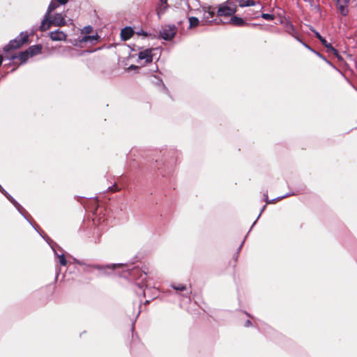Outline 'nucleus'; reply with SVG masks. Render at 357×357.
<instances>
[{"mask_svg":"<svg viewBox=\"0 0 357 357\" xmlns=\"http://www.w3.org/2000/svg\"><path fill=\"white\" fill-rule=\"evenodd\" d=\"M138 59L144 61V63H151L153 61V54L151 49H146L139 52Z\"/></svg>","mask_w":357,"mask_h":357,"instance_id":"1a4fd4ad","label":"nucleus"},{"mask_svg":"<svg viewBox=\"0 0 357 357\" xmlns=\"http://www.w3.org/2000/svg\"><path fill=\"white\" fill-rule=\"evenodd\" d=\"M199 12H202V22L203 24H206L212 22V19L214 17L215 13L211 10L210 8H202V10Z\"/></svg>","mask_w":357,"mask_h":357,"instance_id":"6e6552de","label":"nucleus"},{"mask_svg":"<svg viewBox=\"0 0 357 357\" xmlns=\"http://www.w3.org/2000/svg\"><path fill=\"white\" fill-rule=\"evenodd\" d=\"M2 61H3V58L1 56H0V66L1 65L2 63Z\"/></svg>","mask_w":357,"mask_h":357,"instance_id":"72a5a7b5","label":"nucleus"},{"mask_svg":"<svg viewBox=\"0 0 357 357\" xmlns=\"http://www.w3.org/2000/svg\"><path fill=\"white\" fill-rule=\"evenodd\" d=\"M92 27L91 26H86L82 29V33L89 34L91 32Z\"/></svg>","mask_w":357,"mask_h":357,"instance_id":"4be33fe9","label":"nucleus"},{"mask_svg":"<svg viewBox=\"0 0 357 357\" xmlns=\"http://www.w3.org/2000/svg\"><path fill=\"white\" fill-rule=\"evenodd\" d=\"M57 7L58 5L56 2L54 0H52L39 27V29L41 31H45L49 29L52 26H63L66 24V15L62 13L51 15V13Z\"/></svg>","mask_w":357,"mask_h":357,"instance_id":"f257e3e1","label":"nucleus"},{"mask_svg":"<svg viewBox=\"0 0 357 357\" xmlns=\"http://www.w3.org/2000/svg\"><path fill=\"white\" fill-rule=\"evenodd\" d=\"M138 35H142V36H149V33L146 31H141L139 32H137V33Z\"/></svg>","mask_w":357,"mask_h":357,"instance_id":"bb28decb","label":"nucleus"},{"mask_svg":"<svg viewBox=\"0 0 357 357\" xmlns=\"http://www.w3.org/2000/svg\"><path fill=\"white\" fill-rule=\"evenodd\" d=\"M265 207H266V206H263V208H262V209H261V212H260V213H259V215L258 218L261 215V213L263 212V211L264 210Z\"/></svg>","mask_w":357,"mask_h":357,"instance_id":"7c9ffc66","label":"nucleus"},{"mask_svg":"<svg viewBox=\"0 0 357 357\" xmlns=\"http://www.w3.org/2000/svg\"><path fill=\"white\" fill-rule=\"evenodd\" d=\"M316 37L321 41V43L326 47L327 52L335 55L339 60L342 59L337 50H335L331 43H328L324 38H323L319 32L315 31Z\"/></svg>","mask_w":357,"mask_h":357,"instance_id":"20e7f679","label":"nucleus"},{"mask_svg":"<svg viewBox=\"0 0 357 357\" xmlns=\"http://www.w3.org/2000/svg\"><path fill=\"white\" fill-rule=\"evenodd\" d=\"M172 288L176 291H185L186 290V287L183 284H173Z\"/></svg>","mask_w":357,"mask_h":357,"instance_id":"412c9836","label":"nucleus"},{"mask_svg":"<svg viewBox=\"0 0 357 357\" xmlns=\"http://www.w3.org/2000/svg\"><path fill=\"white\" fill-rule=\"evenodd\" d=\"M256 5H259L260 8H262L261 6L260 5L259 2H257V1H252V0H247V1H245V4H244V7L245 6H256Z\"/></svg>","mask_w":357,"mask_h":357,"instance_id":"6ab92c4d","label":"nucleus"},{"mask_svg":"<svg viewBox=\"0 0 357 357\" xmlns=\"http://www.w3.org/2000/svg\"><path fill=\"white\" fill-rule=\"evenodd\" d=\"M336 4H337V8L339 12L340 13V14L342 15L346 16L348 15V13H349V10L347 8L348 4H345V3H342L340 0H336Z\"/></svg>","mask_w":357,"mask_h":357,"instance_id":"ddd939ff","label":"nucleus"},{"mask_svg":"<svg viewBox=\"0 0 357 357\" xmlns=\"http://www.w3.org/2000/svg\"><path fill=\"white\" fill-rule=\"evenodd\" d=\"M189 23H190V27L194 28L198 26L199 24V20L196 17H189Z\"/></svg>","mask_w":357,"mask_h":357,"instance_id":"f3484780","label":"nucleus"},{"mask_svg":"<svg viewBox=\"0 0 357 357\" xmlns=\"http://www.w3.org/2000/svg\"><path fill=\"white\" fill-rule=\"evenodd\" d=\"M41 50L42 47L39 45L31 46L27 49L28 53L30 54L31 57L40 54Z\"/></svg>","mask_w":357,"mask_h":357,"instance_id":"4468645a","label":"nucleus"},{"mask_svg":"<svg viewBox=\"0 0 357 357\" xmlns=\"http://www.w3.org/2000/svg\"><path fill=\"white\" fill-rule=\"evenodd\" d=\"M251 325V322L250 320H248L246 322H245V326H249Z\"/></svg>","mask_w":357,"mask_h":357,"instance_id":"c756f323","label":"nucleus"},{"mask_svg":"<svg viewBox=\"0 0 357 357\" xmlns=\"http://www.w3.org/2000/svg\"><path fill=\"white\" fill-rule=\"evenodd\" d=\"M29 36L27 33L22 32L16 38L10 40V43L4 47L3 51L8 52L10 50L20 47L23 44L27 42Z\"/></svg>","mask_w":357,"mask_h":357,"instance_id":"7ed1b4c3","label":"nucleus"},{"mask_svg":"<svg viewBox=\"0 0 357 357\" xmlns=\"http://www.w3.org/2000/svg\"><path fill=\"white\" fill-rule=\"evenodd\" d=\"M151 82L155 85H162L164 86L162 79L160 77H158L156 75H152L151 77Z\"/></svg>","mask_w":357,"mask_h":357,"instance_id":"a211bd4d","label":"nucleus"},{"mask_svg":"<svg viewBox=\"0 0 357 357\" xmlns=\"http://www.w3.org/2000/svg\"><path fill=\"white\" fill-rule=\"evenodd\" d=\"M98 38L99 37L98 35L84 36L82 38H79L78 39L75 40L73 44L75 46H80L81 44L87 43L95 44L98 41Z\"/></svg>","mask_w":357,"mask_h":357,"instance_id":"423d86ee","label":"nucleus"},{"mask_svg":"<svg viewBox=\"0 0 357 357\" xmlns=\"http://www.w3.org/2000/svg\"><path fill=\"white\" fill-rule=\"evenodd\" d=\"M134 34L133 29L130 26L123 28L121 31V37L122 40L126 41L130 39Z\"/></svg>","mask_w":357,"mask_h":357,"instance_id":"9b49d317","label":"nucleus"},{"mask_svg":"<svg viewBox=\"0 0 357 357\" xmlns=\"http://www.w3.org/2000/svg\"><path fill=\"white\" fill-rule=\"evenodd\" d=\"M160 1L162 4L165 5V7L167 6V0H160Z\"/></svg>","mask_w":357,"mask_h":357,"instance_id":"cd10ccee","label":"nucleus"},{"mask_svg":"<svg viewBox=\"0 0 357 357\" xmlns=\"http://www.w3.org/2000/svg\"><path fill=\"white\" fill-rule=\"evenodd\" d=\"M56 3L59 6V4L63 5L66 4L68 0H54Z\"/></svg>","mask_w":357,"mask_h":357,"instance_id":"a878e982","label":"nucleus"},{"mask_svg":"<svg viewBox=\"0 0 357 357\" xmlns=\"http://www.w3.org/2000/svg\"><path fill=\"white\" fill-rule=\"evenodd\" d=\"M142 294H143L144 295L145 294V291H144V290H143V291H142Z\"/></svg>","mask_w":357,"mask_h":357,"instance_id":"f704fd0d","label":"nucleus"},{"mask_svg":"<svg viewBox=\"0 0 357 357\" xmlns=\"http://www.w3.org/2000/svg\"><path fill=\"white\" fill-rule=\"evenodd\" d=\"M55 254L57 256V257L59 259V263L61 264V265L66 266L67 264V261H66L64 255L63 254H61V255H58L56 253H55Z\"/></svg>","mask_w":357,"mask_h":357,"instance_id":"aec40b11","label":"nucleus"},{"mask_svg":"<svg viewBox=\"0 0 357 357\" xmlns=\"http://www.w3.org/2000/svg\"><path fill=\"white\" fill-rule=\"evenodd\" d=\"M0 191L3 193L6 197L14 204V206L16 207V208L22 213V211H24V208L22 206L17 203L10 195L8 194V192L1 187L0 185Z\"/></svg>","mask_w":357,"mask_h":357,"instance_id":"f8f14e48","label":"nucleus"},{"mask_svg":"<svg viewBox=\"0 0 357 357\" xmlns=\"http://www.w3.org/2000/svg\"><path fill=\"white\" fill-rule=\"evenodd\" d=\"M236 5L238 4L240 7H244V4L245 1V0H234Z\"/></svg>","mask_w":357,"mask_h":357,"instance_id":"393cba45","label":"nucleus"},{"mask_svg":"<svg viewBox=\"0 0 357 357\" xmlns=\"http://www.w3.org/2000/svg\"><path fill=\"white\" fill-rule=\"evenodd\" d=\"M49 36L53 41H63L67 38V35L59 29L50 32Z\"/></svg>","mask_w":357,"mask_h":357,"instance_id":"9d476101","label":"nucleus"},{"mask_svg":"<svg viewBox=\"0 0 357 357\" xmlns=\"http://www.w3.org/2000/svg\"><path fill=\"white\" fill-rule=\"evenodd\" d=\"M175 34L176 30L174 26L165 27L160 31V36L165 40H172Z\"/></svg>","mask_w":357,"mask_h":357,"instance_id":"0eeeda50","label":"nucleus"},{"mask_svg":"<svg viewBox=\"0 0 357 357\" xmlns=\"http://www.w3.org/2000/svg\"><path fill=\"white\" fill-rule=\"evenodd\" d=\"M231 22L234 25L241 26H243L245 24V21L241 17H239L237 16H232V15H231Z\"/></svg>","mask_w":357,"mask_h":357,"instance_id":"dca6fc26","label":"nucleus"},{"mask_svg":"<svg viewBox=\"0 0 357 357\" xmlns=\"http://www.w3.org/2000/svg\"><path fill=\"white\" fill-rule=\"evenodd\" d=\"M350 0H343V3H345V4H348Z\"/></svg>","mask_w":357,"mask_h":357,"instance_id":"2f4dec72","label":"nucleus"},{"mask_svg":"<svg viewBox=\"0 0 357 357\" xmlns=\"http://www.w3.org/2000/svg\"><path fill=\"white\" fill-rule=\"evenodd\" d=\"M266 202L268 203V204H272L274 202L275 200H280L284 197H285L286 196H283V197H278V198H275L274 199H272V200H268V196L266 195Z\"/></svg>","mask_w":357,"mask_h":357,"instance_id":"b1692460","label":"nucleus"},{"mask_svg":"<svg viewBox=\"0 0 357 357\" xmlns=\"http://www.w3.org/2000/svg\"><path fill=\"white\" fill-rule=\"evenodd\" d=\"M109 191H115L114 186L109 187L108 188Z\"/></svg>","mask_w":357,"mask_h":357,"instance_id":"c85d7f7f","label":"nucleus"},{"mask_svg":"<svg viewBox=\"0 0 357 357\" xmlns=\"http://www.w3.org/2000/svg\"><path fill=\"white\" fill-rule=\"evenodd\" d=\"M124 264H112L107 266H100L96 265L93 266V268L100 271L104 275H109L110 272L109 271H114L116 268H123Z\"/></svg>","mask_w":357,"mask_h":357,"instance_id":"39448f33","label":"nucleus"},{"mask_svg":"<svg viewBox=\"0 0 357 357\" xmlns=\"http://www.w3.org/2000/svg\"><path fill=\"white\" fill-rule=\"evenodd\" d=\"M261 17L266 20H273L274 19V15L268 13H263L261 15Z\"/></svg>","mask_w":357,"mask_h":357,"instance_id":"5701e85b","label":"nucleus"},{"mask_svg":"<svg viewBox=\"0 0 357 357\" xmlns=\"http://www.w3.org/2000/svg\"><path fill=\"white\" fill-rule=\"evenodd\" d=\"M75 261L77 264H80V265H81V264H82V263L81 261H78V260L75 259Z\"/></svg>","mask_w":357,"mask_h":357,"instance_id":"473e14b6","label":"nucleus"},{"mask_svg":"<svg viewBox=\"0 0 357 357\" xmlns=\"http://www.w3.org/2000/svg\"><path fill=\"white\" fill-rule=\"evenodd\" d=\"M237 5L234 0H227L218 10V16H231L236 12Z\"/></svg>","mask_w":357,"mask_h":357,"instance_id":"f03ea898","label":"nucleus"},{"mask_svg":"<svg viewBox=\"0 0 357 357\" xmlns=\"http://www.w3.org/2000/svg\"><path fill=\"white\" fill-rule=\"evenodd\" d=\"M29 57H31L30 54L28 53V51L26 50L24 52H20L18 56L13 55L11 56V59H15L16 58H19L22 63H25Z\"/></svg>","mask_w":357,"mask_h":357,"instance_id":"2eb2a0df","label":"nucleus"}]
</instances>
